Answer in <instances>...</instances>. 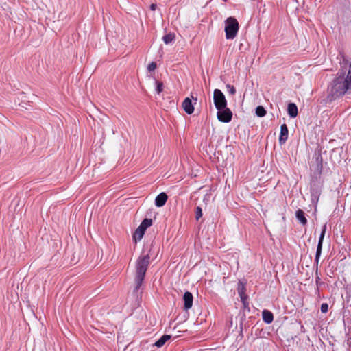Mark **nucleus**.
Masks as SVG:
<instances>
[{
  "mask_svg": "<svg viewBox=\"0 0 351 351\" xmlns=\"http://www.w3.org/2000/svg\"><path fill=\"white\" fill-rule=\"evenodd\" d=\"M226 88L230 95H233L236 93V88L232 85L227 84Z\"/></svg>",
  "mask_w": 351,
  "mask_h": 351,
  "instance_id": "nucleus-22",
  "label": "nucleus"
},
{
  "mask_svg": "<svg viewBox=\"0 0 351 351\" xmlns=\"http://www.w3.org/2000/svg\"><path fill=\"white\" fill-rule=\"evenodd\" d=\"M238 293L240 296L241 300L244 306H246L247 305V295L245 293V287L243 284L240 282L238 286Z\"/></svg>",
  "mask_w": 351,
  "mask_h": 351,
  "instance_id": "nucleus-8",
  "label": "nucleus"
},
{
  "mask_svg": "<svg viewBox=\"0 0 351 351\" xmlns=\"http://www.w3.org/2000/svg\"><path fill=\"white\" fill-rule=\"evenodd\" d=\"M156 7H157V5L155 4V3H152L150 5V9L152 10V11H154L156 9Z\"/></svg>",
  "mask_w": 351,
  "mask_h": 351,
  "instance_id": "nucleus-26",
  "label": "nucleus"
},
{
  "mask_svg": "<svg viewBox=\"0 0 351 351\" xmlns=\"http://www.w3.org/2000/svg\"><path fill=\"white\" fill-rule=\"evenodd\" d=\"M263 320L266 324H271L274 320L273 313L268 310H263L262 312Z\"/></svg>",
  "mask_w": 351,
  "mask_h": 351,
  "instance_id": "nucleus-12",
  "label": "nucleus"
},
{
  "mask_svg": "<svg viewBox=\"0 0 351 351\" xmlns=\"http://www.w3.org/2000/svg\"><path fill=\"white\" fill-rule=\"evenodd\" d=\"M288 128L285 123L282 124L280 127V134L279 136V143L283 144L288 138Z\"/></svg>",
  "mask_w": 351,
  "mask_h": 351,
  "instance_id": "nucleus-11",
  "label": "nucleus"
},
{
  "mask_svg": "<svg viewBox=\"0 0 351 351\" xmlns=\"http://www.w3.org/2000/svg\"><path fill=\"white\" fill-rule=\"evenodd\" d=\"M287 112L290 117L295 118L298 113V107L294 103H290L287 106Z\"/></svg>",
  "mask_w": 351,
  "mask_h": 351,
  "instance_id": "nucleus-13",
  "label": "nucleus"
},
{
  "mask_svg": "<svg viewBox=\"0 0 351 351\" xmlns=\"http://www.w3.org/2000/svg\"><path fill=\"white\" fill-rule=\"evenodd\" d=\"M326 231V223H324L322 228V232L319 235L318 244L317 246V250H316V254L315 257V262L317 264L322 254V245H323V241L325 236V233Z\"/></svg>",
  "mask_w": 351,
  "mask_h": 351,
  "instance_id": "nucleus-6",
  "label": "nucleus"
},
{
  "mask_svg": "<svg viewBox=\"0 0 351 351\" xmlns=\"http://www.w3.org/2000/svg\"><path fill=\"white\" fill-rule=\"evenodd\" d=\"M144 234H145V231L143 230H142L140 227H138V228L136 230V231L133 235L134 239L136 241H141L142 239Z\"/></svg>",
  "mask_w": 351,
  "mask_h": 351,
  "instance_id": "nucleus-16",
  "label": "nucleus"
},
{
  "mask_svg": "<svg viewBox=\"0 0 351 351\" xmlns=\"http://www.w3.org/2000/svg\"><path fill=\"white\" fill-rule=\"evenodd\" d=\"M156 63L154 62H152L147 66V70L149 72L154 71L156 69Z\"/></svg>",
  "mask_w": 351,
  "mask_h": 351,
  "instance_id": "nucleus-23",
  "label": "nucleus"
},
{
  "mask_svg": "<svg viewBox=\"0 0 351 351\" xmlns=\"http://www.w3.org/2000/svg\"><path fill=\"white\" fill-rule=\"evenodd\" d=\"M182 107L185 112L188 114H191L194 111L193 104L191 99L189 97L184 99L182 102Z\"/></svg>",
  "mask_w": 351,
  "mask_h": 351,
  "instance_id": "nucleus-9",
  "label": "nucleus"
},
{
  "mask_svg": "<svg viewBox=\"0 0 351 351\" xmlns=\"http://www.w3.org/2000/svg\"><path fill=\"white\" fill-rule=\"evenodd\" d=\"M149 255L146 254L139 256L136 262V272L134 278L135 291H137L139 289L143 283L146 271L149 265Z\"/></svg>",
  "mask_w": 351,
  "mask_h": 351,
  "instance_id": "nucleus-2",
  "label": "nucleus"
},
{
  "mask_svg": "<svg viewBox=\"0 0 351 351\" xmlns=\"http://www.w3.org/2000/svg\"><path fill=\"white\" fill-rule=\"evenodd\" d=\"M351 90V62L343 59L341 63V69L336 77L328 88V97L331 99L339 98Z\"/></svg>",
  "mask_w": 351,
  "mask_h": 351,
  "instance_id": "nucleus-1",
  "label": "nucleus"
},
{
  "mask_svg": "<svg viewBox=\"0 0 351 351\" xmlns=\"http://www.w3.org/2000/svg\"><path fill=\"white\" fill-rule=\"evenodd\" d=\"M193 99L195 101V104H196L197 101V98H193Z\"/></svg>",
  "mask_w": 351,
  "mask_h": 351,
  "instance_id": "nucleus-27",
  "label": "nucleus"
},
{
  "mask_svg": "<svg viewBox=\"0 0 351 351\" xmlns=\"http://www.w3.org/2000/svg\"><path fill=\"white\" fill-rule=\"evenodd\" d=\"M202 216V208L199 206H197L195 209V218L197 220H199Z\"/></svg>",
  "mask_w": 351,
  "mask_h": 351,
  "instance_id": "nucleus-21",
  "label": "nucleus"
},
{
  "mask_svg": "<svg viewBox=\"0 0 351 351\" xmlns=\"http://www.w3.org/2000/svg\"><path fill=\"white\" fill-rule=\"evenodd\" d=\"M152 225V220L151 219L145 218L142 221L141 223L140 227L142 230H143L145 232V230L150 227Z\"/></svg>",
  "mask_w": 351,
  "mask_h": 351,
  "instance_id": "nucleus-17",
  "label": "nucleus"
},
{
  "mask_svg": "<svg viewBox=\"0 0 351 351\" xmlns=\"http://www.w3.org/2000/svg\"><path fill=\"white\" fill-rule=\"evenodd\" d=\"M320 310L322 313H326L328 311V305L326 303H323L321 305Z\"/></svg>",
  "mask_w": 351,
  "mask_h": 351,
  "instance_id": "nucleus-24",
  "label": "nucleus"
},
{
  "mask_svg": "<svg viewBox=\"0 0 351 351\" xmlns=\"http://www.w3.org/2000/svg\"><path fill=\"white\" fill-rule=\"evenodd\" d=\"M156 91L158 94H160L163 90V84L161 82L156 81Z\"/></svg>",
  "mask_w": 351,
  "mask_h": 351,
  "instance_id": "nucleus-20",
  "label": "nucleus"
},
{
  "mask_svg": "<svg viewBox=\"0 0 351 351\" xmlns=\"http://www.w3.org/2000/svg\"><path fill=\"white\" fill-rule=\"evenodd\" d=\"M184 309L187 311L193 306V297L191 292L186 291L183 295Z\"/></svg>",
  "mask_w": 351,
  "mask_h": 351,
  "instance_id": "nucleus-7",
  "label": "nucleus"
},
{
  "mask_svg": "<svg viewBox=\"0 0 351 351\" xmlns=\"http://www.w3.org/2000/svg\"><path fill=\"white\" fill-rule=\"evenodd\" d=\"M256 114L259 117H263L266 114V110L262 106H258L256 108Z\"/></svg>",
  "mask_w": 351,
  "mask_h": 351,
  "instance_id": "nucleus-19",
  "label": "nucleus"
},
{
  "mask_svg": "<svg viewBox=\"0 0 351 351\" xmlns=\"http://www.w3.org/2000/svg\"><path fill=\"white\" fill-rule=\"evenodd\" d=\"M213 100L215 108L217 110L227 106V101L224 94L219 89H215L213 93Z\"/></svg>",
  "mask_w": 351,
  "mask_h": 351,
  "instance_id": "nucleus-4",
  "label": "nucleus"
},
{
  "mask_svg": "<svg viewBox=\"0 0 351 351\" xmlns=\"http://www.w3.org/2000/svg\"><path fill=\"white\" fill-rule=\"evenodd\" d=\"M316 161L318 164V166L320 167V169H322V157L320 154H318L316 156Z\"/></svg>",
  "mask_w": 351,
  "mask_h": 351,
  "instance_id": "nucleus-25",
  "label": "nucleus"
},
{
  "mask_svg": "<svg viewBox=\"0 0 351 351\" xmlns=\"http://www.w3.org/2000/svg\"><path fill=\"white\" fill-rule=\"evenodd\" d=\"M239 29V22L234 17H228L225 20V33L227 40H233L237 36Z\"/></svg>",
  "mask_w": 351,
  "mask_h": 351,
  "instance_id": "nucleus-3",
  "label": "nucleus"
},
{
  "mask_svg": "<svg viewBox=\"0 0 351 351\" xmlns=\"http://www.w3.org/2000/svg\"><path fill=\"white\" fill-rule=\"evenodd\" d=\"M167 195L165 193L162 192L156 196L155 199V205L157 207H162L165 204V203L167 201Z\"/></svg>",
  "mask_w": 351,
  "mask_h": 351,
  "instance_id": "nucleus-10",
  "label": "nucleus"
},
{
  "mask_svg": "<svg viewBox=\"0 0 351 351\" xmlns=\"http://www.w3.org/2000/svg\"><path fill=\"white\" fill-rule=\"evenodd\" d=\"M174 40H175V34H172V33L165 34L162 37V40L166 45H168V44L172 43Z\"/></svg>",
  "mask_w": 351,
  "mask_h": 351,
  "instance_id": "nucleus-18",
  "label": "nucleus"
},
{
  "mask_svg": "<svg viewBox=\"0 0 351 351\" xmlns=\"http://www.w3.org/2000/svg\"><path fill=\"white\" fill-rule=\"evenodd\" d=\"M295 217L302 225H306L307 223V219L304 216V213L301 209H298L295 212Z\"/></svg>",
  "mask_w": 351,
  "mask_h": 351,
  "instance_id": "nucleus-15",
  "label": "nucleus"
},
{
  "mask_svg": "<svg viewBox=\"0 0 351 351\" xmlns=\"http://www.w3.org/2000/svg\"><path fill=\"white\" fill-rule=\"evenodd\" d=\"M217 119L219 121L223 123H229L232 118V112L230 108L226 106L218 110L217 114Z\"/></svg>",
  "mask_w": 351,
  "mask_h": 351,
  "instance_id": "nucleus-5",
  "label": "nucleus"
},
{
  "mask_svg": "<svg viewBox=\"0 0 351 351\" xmlns=\"http://www.w3.org/2000/svg\"><path fill=\"white\" fill-rule=\"evenodd\" d=\"M171 337V336L169 335H164L155 342L154 346L157 348H161Z\"/></svg>",
  "mask_w": 351,
  "mask_h": 351,
  "instance_id": "nucleus-14",
  "label": "nucleus"
}]
</instances>
